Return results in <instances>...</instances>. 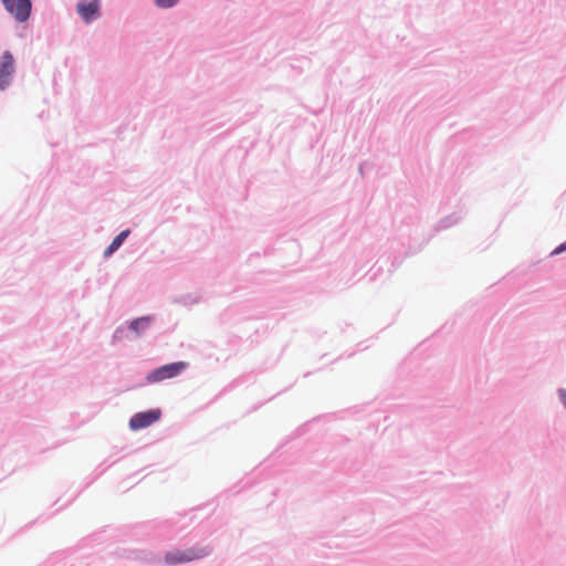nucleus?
Segmentation results:
<instances>
[{
	"label": "nucleus",
	"instance_id": "nucleus-1",
	"mask_svg": "<svg viewBox=\"0 0 566 566\" xmlns=\"http://www.w3.org/2000/svg\"><path fill=\"white\" fill-rule=\"evenodd\" d=\"M209 554L206 547H193L186 551H172L165 555V562L169 565L192 562Z\"/></svg>",
	"mask_w": 566,
	"mask_h": 566
},
{
	"label": "nucleus",
	"instance_id": "nucleus-2",
	"mask_svg": "<svg viewBox=\"0 0 566 566\" xmlns=\"http://www.w3.org/2000/svg\"><path fill=\"white\" fill-rule=\"evenodd\" d=\"M186 367L187 364L184 361L167 364L148 374L146 379L148 382H158L165 379H170L178 376L186 369Z\"/></svg>",
	"mask_w": 566,
	"mask_h": 566
},
{
	"label": "nucleus",
	"instance_id": "nucleus-3",
	"mask_svg": "<svg viewBox=\"0 0 566 566\" xmlns=\"http://www.w3.org/2000/svg\"><path fill=\"white\" fill-rule=\"evenodd\" d=\"M6 10L12 14L17 21L24 22L29 19L31 12L30 0H1Z\"/></svg>",
	"mask_w": 566,
	"mask_h": 566
},
{
	"label": "nucleus",
	"instance_id": "nucleus-4",
	"mask_svg": "<svg viewBox=\"0 0 566 566\" xmlns=\"http://www.w3.org/2000/svg\"><path fill=\"white\" fill-rule=\"evenodd\" d=\"M161 411L159 409H151L144 412L135 413L129 420V428L132 430H139L147 428L160 419Z\"/></svg>",
	"mask_w": 566,
	"mask_h": 566
},
{
	"label": "nucleus",
	"instance_id": "nucleus-5",
	"mask_svg": "<svg viewBox=\"0 0 566 566\" xmlns=\"http://www.w3.org/2000/svg\"><path fill=\"white\" fill-rule=\"evenodd\" d=\"M14 73V60L9 51L3 52L0 57V90H4Z\"/></svg>",
	"mask_w": 566,
	"mask_h": 566
},
{
	"label": "nucleus",
	"instance_id": "nucleus-6",
	"mask_svg": "<svg viewBox=\"0 0 566 566\" xmlns=\"http://www.w3.org/2000/svg\"><path fill=\"white\" fill-rule=\"evenodd\" d=\"M76 9L77 13L81 15L84 22L90 23L91 21L95 20L99 14V1H81L77 3Z\"/></svg>",
	"mask_w": 566,
	"mask_h": 566
},
{
	"label": "nucleus",
	"instance_id": "nucleus-7",
	"mask_svg": "<svg viewBox=\"0 0 566 566\" xmlns=\"http://www.w3.org/2000/svg\"><path fill=\"white\" fill-rule=\"evenodd\" d=\"M129 230H124L119 234H117L108 248L104 251V256L108 258L112 255L119 247L123 244L124 240L128 237Z\"/></svg>",
	"mask_w": 566,
	"mask_h": 566
},
{
	"label": "nucleus",
	"instance_id": "nucleus-8",
	"mask_svg": "<svg viewBox=\"0 0 566 566\" xmlns=\"http://www.w3.org/2000/svg\"><path fill=\"white\" fill-rule=\"evenodd\" d=\"M149 317H139L130 322L129 328L134 331L136 334H139L142 331L146 329L149 326Z\"/></svg>",
	"mask_w": 566,
	"mask_h": 566
},
{
	"label": "nucleus",
	"instance_id": "nucleus-9",
	"mask_svg": "<svg viewBox=\"0 0 566 566\" xmlns=\"http://www.w3.org/2000/svg\"><path fill=\"white\" fill-rule=\"evenodd\" d=\"M155 1H156V4L161 8H170L178 2V0H155Z\"/></svg>",
	"mask_w": 566,
	"mask_h": 566
},
{
	"label": "nucleus",
	"instance_id": "nucleus-10",
	"mask_svg": "<svg viewBox=\"0 0 566 566\" xmlns=\"http://www.w3.org/2000/svg\"><path fill=\"white\" fill-rule=\"evenodd\" d=\"M559 397H560V399H562L563 403H564V405H565V407H566V389H560V390H559Z\"/></svg>",
	"mask_w": 566,
	"mask_h": 566
},
{
	"label": "nucleus",
	"instance_id": "nucleus-11",
	"mask_svg": "<svg viewBox=\"0 0 566 566\" xmlns=\"http://www.w3.org/2000/svg\"><path fill=\"white\" fill-rule=\"evenodd\" d=\"M565 250H566V244H562V245H559L558 248H556V249L553 251V253H552V254H558V253H560V252H563V251H565Z\"/></svg>",
	"mask_w": 566,
	"mask_h": 566
}]
</instances>
